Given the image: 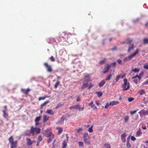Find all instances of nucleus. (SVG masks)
Returning a JSON list of instances; mask_svg holds the SVG:
<instances>
[{
    "mask_svg": "<svg viewBox=\"0 0 148 148\" xmlns=\"http://www.w3.org/2000/svg\"><path fill=\"white\" fill-rule=\"evenodd\" d=\"M84 106L81 107H80V106L79 105V107H78L77 109L79 111H82L84 110Z\"/></svg>",
    "mask_w": 148,
    "mask_h": 148,
    "instance_id": "nucleus-41",
    "label": "nucleus"
},
{
    "mask_svg": "<svg viewBox=\"0 0 148 148\" xmlns=\"http://www.w3.org/2000/svg\"><path fill=\"white\" fill-rule=\"evenodd\" d=\"M90 81V77L88 75H86L84 78V82H88Z\"/></svg>",
    "mask_w": 148,
    "mask_h": 148,
    "instance_id": "nucleus-13",
    "label": "nucleus"
},
{
    "mask_svg": "<svg viewBox=\"0 0 148 148\" xmlns=\"http://www.w3.org/2000/svg\"><path fill=\"white\" fill-rule=\"evenodd\" d=\"M49 138L47 141L48 143H50L53 140V138H51V137H49Z\"/></svg>",
    "mask_w": 148,
    "mask_h": 148,
    "instance_id": "nucleus-45",
    "label": "nucleus"
},
{
    "mask_svg": "<svg viewBox=\"0 0 148 148\" xmlns=\"http://www.w3.org/2000/svg\"><path fill=\"white\" fill-rule=\"evenodd\" d=\"M106 60V59H104L103 60L100 61H99V63L101 64H103L104 62H105Z\"/></svg>",
    "mask_w": 148,
    "mask_h": 148,
    "instance_id": "nucleus-46",
    "label": "nucleus"
},
{
    "mask_svg": "<svg viewBox=\"0 0 148 148\" xmlns=\"http://www.w3.org/2000/svg\"><path fill=\"white\" fill-rule=\"evenodd\" d=\"M56 129L58 130V134H60L62 132L63 130L61 127H58L56 128Z\"/></svg>",
    "mask_w": 148,
    "mask_h": 148,
    "instance_id": "nucleus-27",
    "label": "nucleus"
},
{
    "mask_svg": "<svg viewBox=\"0 0 148 148\" xmlns=\"http://www.w3.org/2000/svg\"><path fill=\"white\" fill-rule=\"evenodd\" d=\"M110 106H114L119 104V102L118 101H113L110 102Z\"/></svg>",
    "mask_w": 148,
    "mask_h": 148,
    "instance_id": "nucleus-15",
    "label": "nucleus"
},
{
    "mask_svg": "<svg viewBox=\"0 0 148 148\" xmlns=\"http://www.w3.org/2000/svg\"><path fill=\"white\" fill-rule=\"evenodd\" d=\"M30 89L28 88L27 89H22L21 91L24 94H27L28 92L30 91Z\"/></svg>",
    "mask_w": 148,
    "mask_h": 148,
    "instance_id": "nucleus-19",
    "label": "nucleus"
},
{
    "mask_svg": "<svg viewBox=\"0 0 148 148\" xmlns=\"http://www.w3.org/2000/svg\"><path fill=\"white\" fill-rule=\"evenodd\" d=\"M125 74H123V75L121 76V78H124L125 76Z\"/></svg>",
    "mask_w": 148,
    "mask_h": 148,
    "instance_id": "nucleus-63",
    "label": "nucleus"
},
{
    "mask_svg": "<svg viewBox=\"0 0 148 148\" xmlns=\"http://www.w3.org/2000/svg\"><path fill=\"white\" fill-rule=\"evenodd\" d=\"M111 64H112L113 66H114L116 65V62H114L112 63Z\"/></svg>",
    "mask_w": 148,
    "mask_h": 148,
    "instance_id": "nucleus-59",
    "label": "nucleus"
},
{
    "mask_svg": "<svg viewBox=\"0 0 148 148\" xmlns=\"http://www.w3.org/2000/svg\"><path fill=\"white\" fill-rule=\"evenodd\" d=\"M129 117L128 116H126L124 117V119L125 120V123H126L128 122L129 119Z\"/></svg>",
    "mask_w": 148,
    "mask_h": 148,
    "instance_id": "nucleus-31",
    "label": "nucleus"
},
{
    "mask_svg": "<svg viewBox=\"0 0 148 148\" xmlns=\"http://www.w3.org/2000/svg\"><path fill=\"white\" fill-rule=\"evenodd\" d=\"M83 130V129L82 128H79V129H76V130L77 132H79L82 131Z\"/></svg>",
    "mask_w": 148,
    "mask_h": 148,
    "instance_id": "nucleus-54",
    "label": "nucleus"
},
{
    "mask_svg": "<svg viewBox=\"0 0 148 148\" xmlns=\"http://www.w3.org/2000/svg\"><path fill=\"white\" fill-rule=\"evenodd\" d=\"M134 82L135 83L137 84L138 82V80L137 79H135L134 80Z\"/></svg>",
    "mask_w": 148,
    "mask_h": 148,
    "instance_id": "nucleus-60",
    "label": "nucleus"
},
{
    "mask_svg": "<svg viewBox=\"0 0 148 148\" xmlns=\"http://www.w3.org/2000/svg\"><path fill=\"white\" fill-rule=\"evenodd\" d=\"M45 134L46 136L47 137H51V138L54 137V135L52 133L51 129L46 130L45 131Z\"/></svg>",
    "mask_w": 148,
    "mask_h": 148,
    "instance_id": "nucleus-6",
    "label": "nucleus"
},
{
    "mask_svg": "<svg viewBox=\"0 0 148 148\" xmlns=\"http://www.w3.org/2000/svg\"><path fill=\"white\" fill-rule=\"evenodd\" d=\"M96 93L97 94V96L98 97H101L102 95V93L101 92H96Z\"/></svg>",
    "mask_w": 148,
    "mask_h": 148,
    "instance_id": "nucleus-32",
    "label": "nucleus"
},
{
    "mask_svg": "<svg viewBox=\"0 0 148 148\" xmlns=\"http://www.w3.org/2000/svg\"><path fill=\"white\" fill-rule=\"evenodd\" d=\"M40 129L37 127H34L33 126H32L31 127L30 132L29 130H28L25 132V133L26 135L30 136L31 134H32L33 135H34L35 133L36 134H38L40 133Z\"/></svg>",
    "mask_w": 148,
    "mask_h": 148,
    "instance_id": "nucleus-1",
    "label": "nucleus"
},
{
    "mask_svg": "<svg viewBox=\"0 0 148 148\" xmlns=\"http://www.w3.org/2000/svg\"><path fill=\"white\" fill-rule=\"evenodd\" d=\"M60 37L64 39H66L68 37V34L65 32H63L61 34Z\"/></svg>",
    "mask_w": 148,
    "mask_h": 148,
    "instance_id": "nucleus-9",
    "label": "nucleus"
},
{
    "mask_svg": "<svg viewBox=\"0 0 148 148\" xmlns=\"http://www.w3.org/2000/svg\"><path fill=\"white\" fill-rule=\"evenodd\" d=\"M131 139L132 141H135L136 139L134 136H132L131 137Z\"/></svg>",
    "mask_w": 148,
    "mask_h": 148,
    "instance_id": "nucleus-56",
    "label": "nucleus"
},
{
    "mask_svg": "<svg viewBox=\"0 0 148 148\" xmlns=\"http://www.w3.org/2000/svg\"><path fill=\"white\" fill-rule=\"evenodd\" d=\"M143 101H144V103L145 104L148 101H145V98L144 99Z\"/></svg>",
    "mask_w": 148,
    "mask_h": 148,
    "instance_id": "nucleus-61",
    "label": "nucleus"
},
{
    "mask_svg": "<svg viewBox=\"0 0 148 148\" xmlns=\"http://www.w3.org/2000/svg\"><path fill=\"white\" fill-rule=\"evenodd\" d=\"M111 65L109 64L106 65V66L105 67L104 71H103V73L104 74L108 72L110 69V68Z\"/></svg>",
    "mask_w": 148,
    "mask_h": 148,
    "instance_id": "nucleus-10",
    "label": "nucleus"
},
{
    "mask_svg": "<svg viewBox=\"0 0 148 148\" xmlns=\"http://www.w3.org/2000/svg\"><path fill=\"white\" fill-rule=\"evenodd\" d=\"M89 86L88 87V88L89 89H90L91 88L93 87L94 86V84H92L91 83H90L89 84Z\"/></svg>",
    "mask_w": 148,
    "mask_h": 148,
    "instance_id": "nucleus-49",
    "label": "nucleus"
},
{
    "mask_svg": "<svg viewBox=\"0 0 148 148\" xmlns=\"http://www.w3.org/2000/svg\"><path fill=\"white\" fill-rule=\"evenodd\" d=\"M142 132L140 130H138L136 133V135L137 136H139L142 134Z\"/></svg>",
    "mask_w": 148,
    "mask_h": 148,
    "instance_id": "nucleus-30",
    "label": "nucleus"
},
{
    "mask_svg": "<svg viewBox=\"0 0 148 148\" xmlns=\"http://www.w3.org/2000/svg\"><path fill=\"white\" fill-rule=\"evenodd\" d=\"M60 84V82L59 81H57L55 84L54 87L55 88H56L58 87V85Z\"/></svg>",
    "mask_w": 148,
    "mask_h": 148,
    "instance_id": "nucleus-33",
    "label": "nucleus"
},
{
    "mask_svg": "<svg viewBox=\"0 0 148 148\" xmlns=\"http://www.w3.org/2000/svg\"><path fill=\"white\" fill-rule=\"evenodd\" d=\"M112 76V75L110 74L108 76L106 79L105 80L106 81L109 80L110 79L111 77Z\"/></svg>",
    "mask_w": 148,
    "mask_h": 148,
    "instance_id": "nucleus-39",
    "label": "nucleus"
},
{
    "mask_svg": "<svg viewBox=\"0 0 148 148\" xmlns=\"http://www.w3.org/2000/svg\"><path fill=\"white\" fill-rule=\"evenodd\" d=\"M48 97H47V96H45L44 97H39L38 98V99L39 101H40L42 100H44V99H45L46 98Z\"/></svg>",
    "mask_w": 148,
    "mask_h": 148,
    "instance_id": "nucleus-40",
    "label": "nucleus"
},
{
    "mask_svg": "<svg viewBox=\"0 0 148 148\" xmlns=\"http://www.w3.org/2000/svg\"><path fill=\"white\" fill-rule=\"evenodd\" d=\"M35 122V125L36 126H37V125H39V123L38 121H36V122Z\"/></svg>",
    "mask_w": 148,
    "mask_h": 148,
    "instance_id": "nucleus-57",
    "label": "nucleus"
},
{
    "mask_svg": "<svg viewBox=\"0 0 148 148\" xmlns=\"http://www.w3.org/2000/svg\"><path fill=\"white\" fill-rule=\"evenodd\" d=\"M84 141L86 144L89 145L90 144L91 140L90 136L88 133H85L83 135Z\"/></svg>",
    "mask_w": 148,
    "mask_h": 148,
    "instance_id": "nucleus-3",
    "label": "nucleus"
},
{
    "mask_svg": "<svg viewBox=\"0 0 148 148\" xmlns=\"http://www.w3.org/2000/svg\"><path fill=\"white\" fill-rule=\"evenodd\" d=\"M6 110H3V115L4 117L7 119H8V113L6 112Z\"/></svg>",
    "mask_w": 148,
    "mask_h": 148,
    "instance_id": "nucleus-20",
    "label": "nucleus"
},
{
    "mask_svg": "<svg viewBox=\"0 0 148 148\" xmlns=\"http://www.w3.org/2000/svg\"><path fill=\"white\" fill-rule=\"evenodd\" d=\"M26 140L27 141V145H31L32 144L33 142L31 141V140L30 138H27Z\"/></svg>",
    "mask_w": 148,
    "mask_h": 148,
    "instance_id": "nucleus-18",
    "label": "nucleus"
},
{
    "mask_svg": "<svg viewBox=\"0 0 148 148\" xmlns=\"http://www.w3.org/2000/svg\"><path fill=\"white\" fill-rule=\"evenodd\" d=\"M136 77L138 78L139 79H141L140 76V75H136L135 76L132 77V79H134Z\"/></svg>",
    "mask_w": 148,
    "mask_h": 148,
    "instance_id": "nucleus-44",
    "label": "nucleus"
},
{
    "mask_svg": "<svg viewBox=\"0 0 148 148\" xmlns=\"http://www.w3.org/2000/svg\"><path fill=\"white\" fill-rule=\"evenodd\" d=\"M95 103L98 106L100 104L97 101H95Z\"/></svg>",
    "mask_w": 148,
    "mask_h": 148,
    "instance_id": "nucleus-62",
    "label": "nucleus"
},
{
    "mask_svg": "<svg viewBox=\"0 0 148 148\" xmlns=\"http://www.w3.org/2000/svg\"><path fill=\"white\" fill-rule=\"evenodd\" d=\"M139 114L140 115L142 116L148 114V111L142 110L139 112Z\"/></svg>",
    "mask_w": 148,
    "mask_h": 148,
    "instance_id": "nucleus-11",
    "label": "nucleus"
},
{
    "mask_svg": "<svg viewBox=\"0 0 148 148\" xmlns=\"http://www.w3.org/2000/svg\"><path fill=\"white\" fill-rule=\"evenodd\" d=\"M49 100L47 101L46 102H44L41 105V108H42L44 106L46 105L48 103H49Z\"/></svg>",
    "mask_w": 148,
    "mask_h": 148,
    "instance_id": "nucleus-29",
    "label": "nucleus"
},
{
    "mask_svg": "<svg viewBox=\"0 0 148 148\" xmlns=\"http://www.w3.org/2000/svg\"><path fill=\"white\" fill-rule=\"evenodd\" d=\"M136 112V110H135L134 111H130V114H133L135 113Z\"/></svg>",
    "mask_w": 148,
    "mask_h": 148,
    "instance_id": "nucleus-55",
    "label": "nucleus"
},
{
    "mask_svg": "<svg viewBox=\"0 0 148 148\" xmlns=\"http://www.w3.org/2000/svg\"><path fill=\"white\" fill-rule=\"evenodd\" d=\"M134 99L133 98L129 97L128 98V101L129 102H131L134 100Z\"/></svg>",
    "mask_w": 148,
    "mask_h": 148,
    "instance_id": "nucleus-50",
    "label": "nucleus"
},
{
    "mask_svg": "<svg viewBox=\"0 0 148 148\" xmlns=\"http://www.w3.org/2000/svg\"><path fill=\"white\" fill-rule=\"evenodd\" d=\"M117 63L120 64H123L122 63V61L120 59L118 60L117 61Z\"/></svg>",
    "mask_w": 148,
    "mask_h": 148,
    "instance_id": "nucleus-51",
    "label": "nucleus"
},
{
    "mask_svg": "<svg viewBox=\"0 0 148 148\" xmlns=\"http://www.w3.org/2000/svg\"><path fill=\"white\" fill-rule=\"evenodd\" d=\"M9 143L11 145L10 148H14L17 147L18 145V141L17 140L14 141V138L13 136H11L8 139Z\"/></svg>",
    "mask_w": 148,
    "mask_h": 148,
    "instance_id": "nucleus-2",
    "label": "nucleus"
},
{
    "mask_svg": "<svg viewBox=\"0 0 148 148\" xmlns=\"http://www.w3.org/2000/svg\"><path fill=\"white\" fill-rule=\"evenodd\" d=\"M138 49H137L133 53L129 56L128 57H125L123 59L124 61H127L131 60L138 53Z\"/></svg>",
    "mask_w": 148,
    "mask_h": 148,
    "instance_id": "nucleus-5",
    "label": "nucleus"
},
{
    "mask_svg": "<svg viewBox=\"0 0 148 148\" xmlns=\"http://www.w3.org/2000/svg\"><path fill=\"white\" fill-rule=\"evenodd\" d=\"M139 71V69L136 68L134 69H133L131 71L130 73L129 74V75H130L133 71L135 73H138Z\"/></svg>",
    "mask_w": 148,
    "mask_h": 148,
    "instance_id": "nucleus-25",
    "label": "nucleus"
},
{
    "mask_svg": "<svg viewBox=\"0 0 148 148\" xmlns=\"http://www.w3.org/2000/svg\"><path fill=\"white\" fill-rule=\"evenodd\" d=\"M78 144L79 145V146L80 147H83L84 146L83 142H79L78 143Z\"/></svg>",
    "mask_w": 148,
    "mask_h": 148,
    "instance_id": "nucleus-42",
    "label": "nucleus"
},
{
    "mask_svg": "<svg viewBox=\"0 0 148 148\" xmlns=\"http://www.w3.org/2000/svg\"><path fill=\"white\" fill-rule=\"evenodd\" d=\"M88 83H84L83 84L82 87V89L83 90L85 88H86L88 86Z\"/></svg>",
    "mask_w": 148,
    "mask_h": 148,
    "instance_id": "nucleus-26",
    "label": "nucleus"
},
{
    "mask_svg": "<svg viewBox=\"0 0 148 148\" xmlns=\"http://www.w3.org/2000/svg\"><path fill=\"white\" fill-rule=\"evenodd\" d=\"M46 113L48 114L51 115H53L55 113V112L51 109H48L46 111Z\"/></svg>",
    "mask_w": 148,
    "mask_h": 148,
    "instance_id": "nucleus-16",
    "label": "nucleus"
},
{
    "mask_svg": "<svg viewBox=\"0 0 148 148\" xmlns=\"http://www.w3.org/2000/svg\"><path fill=\"white\" fill-rule=\"evenodd\" d=\"M105 148H111V146L108 143H106L104 145Z\"/></svg>",
    "mask_w": 148,
    "mask_h": 148,
    "instance_id": "nucleus-35",
    "label": "nucleus"
},
{
    "mask_svg": "<svg viewBox=\"0 0 148 148\" xmlns=\"http://www.w3.org/2000/svg\"><path fill=\"white\" fill-rule=\"evenodd\" d=\"M134 48V45L133 44L131 46H130L129 47V48L128 50V51L129 52H130L131 50L133 49Z\"/></svg>",
    "mask_w": 148,
    "mask_h": 148,
    "instance_id": "nucleus-24",
    "label": "nucleus"
},
{
    "mask_svg": "<svg viewBox=\"0 0 148 148\" xmlns=\"http://www.w3.org/2000/svg\"><path fill=\"white\" fill-rule=\"evenodd\" d=\"M143 43L144 44L148 43V39L147 38H144L143 40Z\"/></svg>",
    "mask_w": 148,
    "mask_h": 148,
    "instance_id": "nucleus-36",
    "label": "nucleus"
},
{
    "mask_svg": "<svg viewBox=\"0 0 148 148\" xmlns=\"http://www.w3.org/2000/svg\"><path fill=\"white\" fill-rule=\"evenodd\" d=\"M49 59L51 60L52 62H54L55 61V58L53 56H51L50 58Z\"/></svg>",
    "mask_w": 148,
    "mask_h": 148,
    "instance_id": "nucleus-47",
    "label": "nucleus"
},
{
    "mask_svg": "<svg viewBox=\"0 0 148 148\" xmlns=\"http://www.w3.org/2000/svg\"><path fill=\"white\" fill-rule=\"evenodd\" d=\"M89 105L90 106L91 108L93 109L94 110H97V107L95 105V104H93V101H91L89 104Z\"/></svg>",
    "mask_w": 148,
    "mask_h": 148,
    "instance_id": "nucleus-12",
    "label": "nucleus"
},
{
    "mask_svg": "<svg viewBox=\"0 0 148 148\" xmlns=\"http://www.w3.org/2000/svg\"><path fill=\"white\" fill-rule=\"evenodd\" d=\"M41 119V116H39L37 117L35 120V122L39 121Z\"/></svg>",
    "mask_w": 148,
    "mask_h": 148,
    "instance_id": "nucleus-38",
    "label": "nucleus"
},
{
    "mask_svg": "<svg viewBox=\"0 0 148 148\" xmlns=\"http://www.w3.org/2000/svg\"><path fill=\"white\" fill-rule=\"evenodd\" d=\"M88 131L90 132H92L93 131V130L92 129V127H90L88 129Z\"/></svg>",
    "mask_w": 148,
    "mask_h": 148,
    "instance_id": "nucleus-53",
    "label": "nucleus"
},
{
    "mask_svg": "<svg viewBox=\"0 0 148 148\" xmlns=\"http://www.w3.org/2000/svg\"><path fill=\"white\" fill-rule=\"evenodd\" d=\"M127 79L126 78L123 79V84L122 85V87L123 88V90H127L129 89L130 88V83L127 82Z\"/></svg>",
    "mask_w": 148,
    "mask_h": 148,
    "instance_id": "nucleus-4",
    "label": "nucleus"
},
{
    "mask_svg": "<svg viewBox=\"0 0 148 148\" xmlns=\"http://www.w3.org/2000/svg\"><path fill=\"white\" fill-rule=\"evenodd\" d=\"M121 75H117L115 79V80L116 82H117L119 78L121 77Z\"/></svg>",
    "mask_w": 148,
    "mask_h": 148,
    "instance_id": "nucleus-34",
    "label": "nucleus"
},
{
    "mask_svg": "<svg viewBox=\"0 0 148 148\" xmlns=\"http://www.w3.org/2000/svg\"><path fill=\"white\" fill-rule=\"evenodd\" d=\"M76 101H80L79 97H78L77 98V99H76Z\"/></svg>",
    "mask_w": 148,
    "mask_h": 148,
    "instance_id": "nucleus-64",
    "label": "nucleus"
},
{
    "mask_svg": "<svg viewBox=\"0 0 148 148\" xmlns=\"http://www.w3.org/2000/svg\"><path fill=\"white\" fill-rule=\"evenodd\" d=\"M139 93L141 95H142L145 93V91L144 90L142 89L139 91Z\"/></svg>",
    "mask_w": 148,
    "mask_h": 148,
    "instance_id": "nucleus-37",
    "label": "nucleus"
},
{
    "mask_svg": "<svg viewBox=\"0 0 148 148\" xmlns=\"http://www.w3.org/2000/svg\"><path fill=\"white\" fill-rule=\"evenodd\" d=\"M70 116L69 115H67L66 116L63 115L60 118V120L59 121L58 123L59 124H62L64 123V121L65 120V118L67 116L69 117Z\"/></svg>",
    "mask_w": 148,
    "mask_h": 148,
    "instance_id": "nucleus-8",
    "label": "nucleus"
},
{
    "mask_svg": "<svg viewBox=\"0 0 148 148\" xmlns=\"http://www.w3.org/2000/svg\"><path fill=\"white\" fill-rule=\"evenodd\" d=\"M68 143V140H64V141L62 143V148H66L67 146V143Z\"/></svg>",
    "mask_w": 148,
    "mask_h": 148,
    "instance_id": "nucleus-21",
    "label": "nucleus"
},
{
    "mask_svg": "<svg viewBox=\"0 0 148 148\" xmlns=\"http://www.w3.org/2000/svg\"><path fill=\"white\" fill-rule=\"evenodd\" d=\"M79 107V105H77L75 106H70L69 108V109L71 110L72 109H77L78 107Z\"/></svg>",
    "mask_w": 148,
    "mask_h": 148,
    "instance_id": "nucleus-22",
    "label": "nucleus"
},
{
    "mask_svg": "<svg viewBox=\"0 0 148 148\" xmlns=\"http://www.w3.org/2000/svg\"><path fill=\"white\" fill-rule=\"evenodd\" d=\"M110 103L109 104L108 103H107L106 106H105V109H107L110 106Z\"/></svg>",
    "mask_w": 148,
    "mask_h": 148,
    "instance_id": "nucleus-52",
    "label": "nucleus"
},
{
    "mask_svg": "<svg viewBox=\"0 0 148 148\" xmlns=\"http://www.w3.org/2000/svg\"><path fill=\"white\" fill-rule=\"evenodd\" d=\"M126 137V134L125 133L121 135V139L122 142L123 143H125V138Z\"/></svg>",
    "mask_w": 148,
    "mask_h": 148,
    "instance_id": "nucleus-14",
    "label": "nucleus"
},
{
    "mask_svg": "<svg viewBox=\"0 0 148 148\" xmlns=\"http://www.w3.org/2000/svg\"><path fill=\"white\" fill-rule=\"evenodd\" d=\"M44 65L47 69V71L48 72H51L53 70L51 66L50 65H49L47 63H44Z\"/></svg>",
    "mask_w": 148,
    "mask_h": 148,
    "instance_id": "nucleus-7",
    "label": "nucleus"
},
{
    "mask_svg": "<svg viewBox=\"0 0 148 148\" xmlns=\"http://www.w3.org/2000/svg\"><path fill=\"white\" fill-rule=\"evenodd\" d=\"M126 146L127 148H129L131 147V145L129 143L128 141H127V142Z\"/></svg>",
    "mask_w": 148,
    "mask_h": 148,
    "instance_id": "nucleus-48",
    "label": "nucleus"
},
{
    "mask_svg": "<svg viewBox=\"0 0 148 148\" xmlns=\"http://www.w3.org/2000/svg\"><path fill=\"white\" fill-rule=\"evenodd\" d=\"M105 81L104 80H102L98 84L99 86L100 87H102L105 84Z\"/></svg>",
    "mask_w": 148,
    "mask_h": 148,
    "instance_id": "nucleus-23",
    "label": "nucleus"
},
{
    "mask_svg": "<svg viewBox=\"0 0 148 148\" xmlns=\"http://www.w3.org/2000/svg\"><path fill=\"white\" fill-rule=\"evenodd\" d=\"M132 41V40H129L127 42V44H130Z\"/></svg>",
    "mask_w": 148,
    "mask_h": 148,
    "instance_id": "nucleus-58",
    "label": "nucleus"
},
{
    "mask_svg": "<svg viewBox=\"0 0 148 148\" xmlns=\"http://www.w3.org/2000/svg\"><path fill=\"white\" fill-rule=\"evenodd\" d=\"M49 117L46 115H44L43 117V122H45L47 121L49 119Z\"/></svg>",
    "mask_w": 148,
    "mask_h": 148,
    "instance_id": "nucleus-17",
    "label": "nucleus"
},
{
    "mask_svg": "<svg viewBox=\"0 0 148 148\" xmlns=\"http://www.w3.org/2000/svg\"><path fill=\"white\" fill-rule=\"evenodd\" d=\"M144 69L148 70V63H146L143 66Z\"/></svg>",
    "mask_w": 148,
    "mask_h": 148,
    "instance_id": "nucleus-43",
    "label": "nucleus"
},
{
    "mask_svg": "<svg viewBox=\"0 0 148 148\" xmlns=\"http://www.w3.org/2000/svg\"><path fill=\"white\" fill-rule=\"evenodd\" d=\"M42 140V136L41 135L39 136L38 137L37 141L38 142H40Z\"/></svg>",
    "mask_w": 148,
    "mask_h": 148,
    "instance_id": "nucleus-28",
    "label": "nucleus"
}]
</instances>
